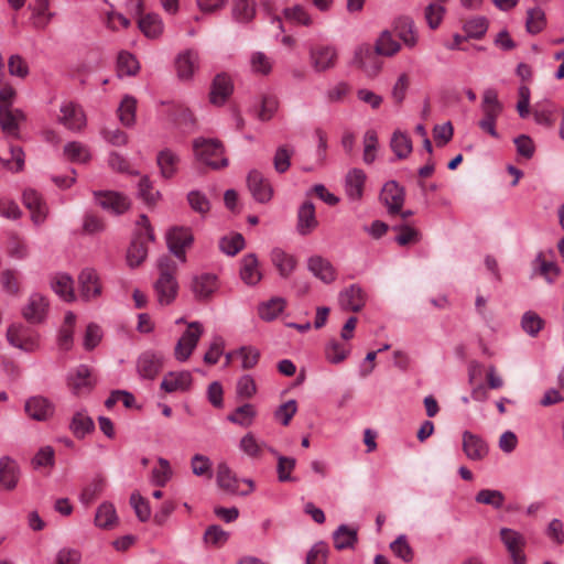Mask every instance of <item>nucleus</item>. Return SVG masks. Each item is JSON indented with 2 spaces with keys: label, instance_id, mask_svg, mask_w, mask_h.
<instances>
[{
  "label": "nucleus",
  "instance_id": "5fc2aeb1",
  "mask_svg": "<svg viewBox=\"0 0 564 564\" xmlns=\"http://www.w3.org/2000/svg\"><path fill=\"white\" fill-rule=\"evenodd\" d=\"M245 247V238L240 234L223 237L219 240L220 250L227 256H235Z\"/></svg>",
  "mask_w": 564,
  "mask_h": 564
},
{
  "label": "nucleus",
  "instance_id": "79ce46f5",
  "mask_svg": "<svg viewBox=\"0 0 564 564\" xmlns=\"http://www.w3.org/2000/svg\"><path fill=\"white\" fill-rule=\"evenodd\" d=\"M64 155L73 163H86L90 160L89 149L77 141H72L65 144Z\"/></svg>",
  "mask_w": 564,
  "mask_h": 564
},
{
  "label": "nucleus",
  "instance_id": "0eeeda50",
  "mask_svg": "<svg viewBox=\"0 0 564 564\" xmlns=\"http://www.w3.org/2000/svg\"><path fill=\"white\" fill-rule=\"evenodd\" d=\"M7 339L13 346L25 352L39 348V335L22 324H13L7 330Z\"/></svg>",
  "mask_w": 564,
  "mask_h": 564
},
{
  "label": "nucleus",
  "instance_id": "13d9d810",
  "mask_svg": "<svg viewBox=\"0 0 564 564\" xmlns=\"http://www.w3.org/2000/svg\"><path fill=\"white\" fill-rule=\"evenodd\" d=\"M475 500L478 503L489 505L495 509H500L503 506L505 496L499 490L482 489L477 492Z\"/></svg>",
  "mask_w": 564,
  "mask_h": 564
},
{
  "label": "nucleus",
  "instance_id": "6ab92c4d",
  "mask_svg": "<svg viewBox=\"0 0 564 564\" xmlns=\"http://www.w3.org/2000/svg\"><path fill=\"white\" fill-rule=\"evenodd\" d=\"M247 183L249 191L257 202L267 203L271 199L273 189L269 181L259 171H250Z\"/></svg>",
  "mask_w": 564,
  "mask_h": 564
},
{
  "label": "nucleus",
  "instance_id": "2eb2a0df",
  "mask_svg": "<svg viewBox=\"0 0 564 564\" xmlns=\"http://www.w3.org/2000/svg\"><path fill=\"white\" fill-rule=\"evenodd\" d=\"M21 469L15 459L10 456L0 457V488L12 491L18 487Z\"/></svg>",
  "mask_w": 564,
  "mask_h": 564
},
{
  "label": "nucleus",
  "instance_id": "473e14b6",
  "mask_svg": "<svg viewBox=\"0 0 564 564\" xmlns=\"http://www.w3.org/2000/svg\"><path fill=\"white\" fill-rule=\"evenodd\" d=\"M178 162V155L170 149H164L156 155V163L164 178H171L176 174Z\"/></svg>",
  "mask_w": 564,
  "mask_h": 564
},
{
  "label": "nucleus",
  "instance_id": "58836bf2",
  "mask_svg": "<svg viewBox=\"0 0 564 564\" xmlns=\"http://www.w3.org/2000/svg\"><path fill=\"white\" fill-rule=\"evenodd\" d=\"M217 484L229 494L238 491V479L226 463H220L217 467Z\"/></svg>",
  "mask_w": 564,
  "mask_h": 564
},
{
  "label": "nucleus",
  "instance_id": "c756f323",
  "mask_svg": "<svg viewBox=\"0 0 564 564\" xmlns=\"http://www.w3.org/2000/svg\"><path fill=\"white\" fill-rule=\"evenodd\" d=\"M193 377L189 371L169 372L161 382V389L167 393L187 391L192 386Z\"/></svg>",
  "mask_w": 564,
  "mask_h": 564
},
{
  "label": "nucleus",
  "instance_id": "4468645a",
  "mask_svg": "<svg viewBox=\"0 0 564 564\" xmlns=\"http://www.w3.org/2000/svg\"><path fill=\"white\" fill-rule=\"evenodd\" d=\"M500 538L510 553L513 563L525 564V555L523 554L525 541L523 535L512 529L502 528L500 530Z\"/></svg>",
  "mask_w": 564,
  "mask_h": 564
},
{
  "label": "nucleus",
  "instance_id": "6e6552de",
  "mask_svg": "<svg viewBox=\"0 0 564 564\" xmlns=\"http://www.w3.org/2000/svg\"><path fill=\"white\" fill-rule=\"evenodd\" d=\"M48 311V300L41 293H32L22 308V316L31 324H42Z\"/></svg>",
  "mask_w": 564,
  "mask_h": 564
},
{
  "label": "nucleus",
  "instance_id": "412c9836",
  "mask_svg": "<svg viewBox=\"0 0 564 564\" xmlns=\"http://www.w3.org/2000/svg\"><path fill=\"white\" fill-rule=\"evenodd\" d=\"M80 296L85 301H90L101 294V283L99 276L94 269H84L78 276Z\"/></svg>",
  "mask_w": 564,
  "mask_h": 564
},
{
  "label": "nucleus",
  "instance_id": "4be33fe9",
  "mask_svg": "<svg viewBox=\"0 0 564 564\" xmlns=\"http://www.w3.org/2000/svg\"><path fill=\"white\" fill-rule=\"evenodd\" d=\"M177 76L183 80H188L199 65V54L197 51L188 48L180 53L175 61Z\"/></svg>",
  "mask_w": 564,
  "mask_h": 564
},
{
  "label": "nucleus",
  "instance_id": "f8f14e48",
  "mask_svg": "<svg viewBox=\"0 0 564 564\" xmlns=\"http://www.w3.org/2000/svg\"><path fill=\"white\" fill-rule=\"evenodd\" d=\"M219 289L218 276L214 273L204 272L192 279L191 290L199 301L208 300Z\"/></svg>",
  "mask_w": 564,
  "mask_h": 564
},
{
  "label": "nucleus",
  "instance_id": "0e129e2a",
  "mask_svg": "<svg viewBox=\"0 0 564 564\" xmlns=\"http://www.w3.org/2000/svg\"><path fill=\"white\" fill-rule=\"evenodd\" d=\"M334 546L337 550H345L352 546V529L347 524H341L333 533Z\"/></svg>",
  "mask_w": 564,
  "mask_h": 564
},
{
  "label": "nucleus",
  "instance_id": "2f4dec72",
  "mask_svg": "<svg viewBox=\"0 0 564 564\" xmlns=\"http://www.w3.org/2000/svg\"><path fill=\"white\" fill-rule=\"evenodd\" d=\"M317 226L315 207L311 202L303 203L297 212V231L305 236Z\"/></svg>",
  "mask_w": 564,
  "mask_h": 564
},
{
  "label": "nucleus",
  "instance_id": "39448f33",
  "mask_svg": "<svg viewBox=\"0 0 564 564\" xmlns=\"http://www.w3.org/2000/svg\"><path fill=\"white\" fill-rule=\"evenodd\" d=\"M203 326L199 322H191L187 329L182 334L176 343L174 355L178 361H186L196 348L202 335Z\"/></svg>",
  "mask_w": 564,
  "mask_h": 564
},
{
  "label": "nucleus",
  "instance_id": "603ef678",
  "mask_svg": "<svg viewBox=\"0 0 564 564\" xmlns=\"http://www.w3.org/2000/svg\"><path fill=\"white\" fill-rule=\"evenodd\" d=\"M148 256V248L145 243L140 239H135L131 242L128 253L127 261L131 268L138 267Z\"/></svg>",
  "mask_w": 564,
  "mask_h": 564
},
{
  "label": "nucleus",
  "instance_id": "7c9ffc66",
  "mask_svg": "<svg viewBox=\"0 0 564 564\" xmlns=\"http://www.w3.org/2000/svg\"><path fill=\"white\" fill-rule=\"evenodd\" d=\"M69 430L76 438H84L95 430V423L86 410H79L73 414Z\"/></svg>",
  "mask_w": 564,
  "mask_h": 564
},
{
  "label": "nucleus",
  "instance_id": "aec40b11",
  "mask_svg": "<svg viewBox=\"0 0 564 564\" xmlns=\"http://www.w3.org/2000/svg\"><path fill=\"white\" fill-rule=\"evenodd\" d=\"M463 452L470 460H482L488 455V445L481 436L465 431L463 433Z\"/></svg>",
  "mask_w": 564,
  "mask_h": 564
},
{
  "label": "nucleus",
  "instance_id": "393cba45",
  "mask_svg": "<svg viewBox=\"0 0 564 564\" xmlns=\"http://www.w3.org/2000/svg\"><path fill=\"white\" fill-rule=\"evenodd\" d=\"M24 120L20 109H12L9 105H0V128L7 135L18 137L19 123Z\"/></svg>",
  "mask_w": 564,
  "mask_h": 564
},
{
  "label": "nucleus",
  "instance_id": "c03bdc74",
  "mask_svg": "<svg viewBox=\"0 0 564 564\" xmlns=\"http://www.w3.org/2000/svg\"><path fill=\"white\" fill-rule=\"evenodd\" d=\"M256 414L257 412L254 406L250 403H246L238 406L231 414H229L228 420L240 426L248 427L252 424Z\"/></svg>",
  "mask_w": 564,
  "mask_h": 564
},
{
  "label": "nucleus",
  "instance_id": "6e6d98bb",
  "mask_svg": "<svg viewBox=\"0 0 564 564\" xmlns=\"http://www.w3.org/2000/svg\"><path fill=\"white\" fill-rule=\"evenodd\" d=\"M263 446L252 433H247L239 442L240 451L251 458L260 457Z\"/></svg>",
  "mask_w": 564,
  "mask_h": 564
},
{
  "label": "nucleus",
  "instance_id": "dca6fc26",
  "mask_svg": "<svg viewBox=\"0 0 564 564\" xmlns=\"http://www.w3.org/2000/svg\"><path fill=\"white\" fill-rule=\"evenodd\" d=\"M24 206L31 212V219L35 226L42 225L47 216V207L41 195L32 188H26L22 194Z\"/></svg>",
  "mask_w": 564,
  "mask_h": 564
},
{
  "label": "nucleus",
  "instance_id": "f704fd0d",
  "mask_svg": "<svg viewBox=\"0 0 564 564\" xmlns=\"http://www.w3.org/2000/svg\"><path fill=\"white\" fill-rule=\"evenodd\" d=\"M284 19L295 25L310 28L314 24L311 13L301 4L286 7L282 11Z\"/></svg>",
  "mask_w": 564,
  "mask_h": 564
},
{
  "label": "nucleus",
  "instance_id": "de8ad7c7",
  "mask_svg": "<svg viewBox=\"0 0 564 564\" xmlns=\"http://www.w3.org/2000/svg\"><path fill=\"white\" fill-rule=\"evenodd\" d=\"M544 324V319L533 311L525 312L521 317V328L531 337H536Z\"/></svg>",
  "mask_w": 564,
  "mask_h": 564
},
{
  "label": "nucleus",
  "instance_id": "ddd939ff",
  "mask_svg": "<svg viewBox=\"0 0 564 564\" xmlns=\"http://www.w3.org/2000/svg\"><path fill=\"white\" fill-rule=\"evenodd\" d=\"M58 121L72 131H80L86 126V116L80 106L65 101L61 105Z\"/></svg>",
  "mask_w": 564,
  "mask_h": 564
},
{
  "label": "nucleus",
  "instance_id": "c85d7f7f",
  "mask_svg": "<svg viewBox=\"0 0 564 564\" xmlns=\"http://www.w3.org/2000/svg\"><path fill=\"white\" fill-rule=\"evenodd\" d=\"M240 279L247 285H257L262 279V273L259 269V261L254 253H248L242 257L240 263Z\"/></svg>",
  "mask_w": 564,
  "mask_h": 564
},
{
  "label": "nucleus",
  "instance_id": "e2e57ef3",
  "mask_svg": "<svg viewBox=\"0 0 564 564\" xmlns=\"http://www.w3.org/2000/svg\"><path fill=\"white\" fill-rule=\"evenodd\" d=\"M212 460L202 454H195L191 459L192 473L195 476H207L208 478H212Z\"/></svg>",
  "mask_w": 564,
  "mask_h": 564
},
{
  "label": "nucleus",
  "instance_id": "a211bd4d",
  "mask_svg": "<svg viewBox=\"0 0 564 564\" xmlns=\"http://www.w3.org/2000/svg\"><path fill=\"white\" fill-rule=\"evenodd\" d=\"M94 195L97 203L105 210H109L116 215L124 213L130 206L128 197L118 192H95Z\"/></svg>",
  "mask_w": 564,
  "mask_h": 564
},
{
  "label": "nucleus",
  "instance_id": "cd10ccee",
  "mask_svg": "<svg viewBox=\"0 0 564 564\" xmlns=\"http://www.w3.org/2000/svg\"><path fill=\"white\" fill-rule=\"evenodd\" d=\"M393 32L408 47H414L417 43V34L414 21L410 17L401 15L392 23Z\"/></svg>",
  "mask_w": 564,
  "mask_h": 564
},
{
  "label": "nucleus",
  "instance_id": "a19ab883",
  "mask_svg": "<svg viewBox=\"0 0 564 564\" xmlns=\"http://www.w3.org/2000/svg\"><path fill=\"white\" fill-rule=\"evenodd\" d=\"M106 487L105 478L97 476L95 477L82 491L79 496L80 502L88 507L90 506L98 496L101 495Z\"/></svg>",
  "mask_w": 564,
  "mask_h": 564
},
{
  "label": "nucleus",
  "instance_id": "9b49d317",
  "mask_svg": "<svg viewBox=\"0 0 564 564\" xmlns=\"http://www.w3.org/2000/svg\"><path fill=\"white\" fill-rule=\"evenodd\" d=\"M380 199L387 207L389 215H397L403 207L405 189L398 182L389 181L382 187Z\"/></svg>",
  "mask_w": 564,
  "mask_h": 564
},
{
  "label": "nucleus",
  "instance_id": "864d4df0",
  "mask_svg": "<svg viewBox=\"0 0 564 564\" xmlns=\"http://www.w3.org/2000/svg\"><path fill=\"white\" fill-rule=\"evenodd\" d=\"M545 26V14L540 8L529 9L527 12L525 29L530 34L540 33Z\"/></svg>",
  "mask_w": 564,
  "mask_h": 564
},
{
  "label": "nucleus",
  "instance_id": "20e7f679",
  "mask_svg": "<svg viewBox=\"0 0 564 564\" xmlns=\"http://www.w3.org/2000/svg\"><path fill=\"white\" fill-rule=\"evenodd\" d=\"M352 337V316H349L344 324L341 339H330L324 349L325 358L329 364L338 365L350 354V346L345 340Z\"/></svg>",
  "mask_w": 564,
  "mask_h": 564
},
{
  "label": "nucleus",
  "instance_id": "1a4fd4ad",
  "mask_svg": "<svg viewBox=\"0 0 564 564\" xmlns=\"http://www.w3.org/2000/svg\"><path fill=\"white\" fill-rule=\"evenodd\" d=\"M193 240L192 231L186 227H174L166 234L170 251L182 262L186 261L185 249L192 245Z\"/></svg>",
  "mask_w": 564,
  "mask_h": 564
},
{
  "label": "nucleus",
  "instance_id": "f3484780",
  "mask_svg": "<svg viewBox=\"0 0 564 564\" xmlns=\"http://www.w3.org/2000/svg\"><path fill=\"white\" fill-rule=\"evenodd\" d=\"M163 367V356L148 350L141 354L137 361L138 373L144 379H154Z\"/></svg>",
  "mask_w": 564,
  "mask_h": 564
},
{
  "label": "nucleus",
  "instance_id": "b1692460",
  "mask_svg": "<svg viewBox=\"0 0 564 564\" xmlns=\"http://www.w3.org/2000/svg\"><path fill=\"white\" fill-rule=\"evenodd\" d=\"M307 270L326 284L332 283L336 279V271L333 264L318 254H314L307 259Z\"/></svg>",
  "mask_w": 564,
  "mask_h": 564
},
{
  "label": "nucleus",
  "instance_id": "774afa93",
  "mask_svg": "<svg viewBox=\"0 0 564 564\" xmlns=\"http://www.w3.org/2000/svg\"><path fill=\"white\" fill-rule=\"evenodd\" d=\"M130 503L141 522H145L151 517L149 502L139 494L133 492L130 497Z\"/></svg>",
  "mask_w": 564,
  "mask_h": 564
},
{
  "label": "nucleus",
  "instance_id": "3c124183",
  "mask_svg": "<svg viewBox=\"0 0 564 564\" xmlns=\"http://www.w3.org/2000/svg\"><path fill=\"white\" fill-rule=\"evenodd\" d=\"M390 550L397 557L401 558L405 563H410L414 557L413 549L409 544L404 534L399 535L390 543Z\"/></svg>",
  "mask_w": 564,
  "mask_h": 564
},
{
  "label": "nucleus",
  "instance_id": "423d86ee",
  "mask_svg": "<svg viewBox=\"0 0 564 564\" xmlns=\"http://www.w3.org/2000/svg\"><path fill=\"white\" fill-rule=\"evenodd\" d=\"M308 56L312 68L317 73H322L335 67L338 52L334 45L316 44L310 47Z\"/></svg>",
  "mask_w": 564,
  "mask_h": 564
},
{
  "label": "nucleus",
  "instance_id": "49530a36",
  "mask_svg": "<svg viewBox=\"0 0 564 564\" xmlns=\"http://www.w3.org/2000/svg\"><path fill=\"white\" fill-rule=\"evenodd\" d=\"M285 300L282 297H273L268 302L259 305V316L264 321H272L279 316L284 310Z\"/></svg>",
  "mask_w": 564,
  "mask_h": 564
},
{
  "label": "nucleus",
  "instance_id": "680f3d73",
  "mask_svg": "<svg viewBox=\"0 0 564 564\" xmlns=\"http://www.w3.org/2000/svg\"><path fill=\"white\" fill-rule=\"evenodd\" d=\"M328 552H329L328 545L323 541H318L307 552L305 563L306 564H327Z\"/></svg>",
  "mask_w": 564,
  "mask_h": 564
},
{
  "label": "nucleus",
  "instance_id": "c9c22d12",
  "mask_svg": "<svg viewBox=\"0 0 564 564\" xmlns=\"http://www.w3.org/2000/svg\"><path fill=\"white\" fill-rule=\"evenodd\" d=\"M379 56V54H376V51L372 52L369 47L365 52L361 48L358 53L359 67L365 70L367 76L373 77L380 72L382 62Z\"/></svg>",
  "mask_w": 564,
  "mask_h": 564
},
{
  "label": "nucleus",
  "instance_id": "69168bd1",
  "mask_svg": "<svg viewBox=\"0 0 564 564\" xmlns=\"http://www.w3.org/2000/svg\"><path fill=\"white\" fill-rule=\"evenodd\" d=\"M293 150L286 145H281L276 149L273 165L278 173H284L289 170Z\"/></svg>",
  "mask_w": 564,
  "mask_h": 564
},
{
  "label": "nucleus",
  "instance_id": "a878e982",
  "mask_svg": "<svg viewBox=\"0 0 564 564\" xmlns=\"http://www.w3.org/2000/svg\"><path fill=\"white\" fill-rule=\"evenodd\" d=\"M26 414L36 421H45L54 413V404L44 397H32L24 405Z\"/></svg>",
  "mask_w": 564,
  "mask_h": 564
},
{
  "label": "nucleus",
  "instance_id": "4c0bfd02",
  "mask_svg": "<svg viewBox=\"0 0 564 564\" xmlns=\"http://www.w3.org/2000/svg\"><path fill=\"white\" fill-rule=\"evenodd\" d=\"M118 521L116 509L110 502H102L96 511L95 524L100 529H111Z\"/></svg>",
  "mask_w": 564,
  "mask_h": 564
},
{
  "label": "nucleus",
  "instance_id": "338daca9",
  "mask_svg": "<svg viewBox=\"0 0 564 564\" xmlns=\"http://www.w3.org/2000/svg\"><path fill=\"white\" fill-rule=\"evenodd\" d=\"M228 539L229 533L216 524L208 527L204 533V541L213 546H221Z\"/></svg>",
  "mask_w": 564,
  "mask_h": 564
},
{
  "label": "nucleus",
  "instance_id": "bb28decb",
  "mask_svg": "<svg viewBox=\"0 0 564 564\" xmlns=\"http://www.w3.org/2000/svg\"><path fill=\"white\" fill-rule=\"evenodd\" d=\"M232 90L234 84L231 78L227 74H218L213 80L209 94L210 102L216 106L224 105L232 94Z\"/></svg>",
  "mask_w": 564,
  "mask_h": 564
},
{
  "label": "nucleus",
  "instance_id": "a18cd8bd",
  "mask_svg": "<svg viewBox=\"0 0 564 564\" xmlns=\"http://www.w3.org/2000/svg\"><path fill=\"white\" fill-rule=\"evenodd\" d=\"M140 68L137 58L129 52H120L117 59V72L120 77L133 76Z\"/></svg>",
  "mask_w": 564,
  "mask_h": 564
},
{
  "label": "nucleus",
  "instance_id": "9d476101",
  "mask_svg": "<svg viewBox=\"0 0 564 564\" xmlns=\"http://www.w3.org/2000/svg\"><path fill=\"white\" fill-rule=\"evenodd\" d=\"M66 383L77 397L89 393L94 388L90 369L86 365H79L68 372Z\"/></svg>",
  "mask_w": 564,
  "mask_h": 564
},
{
  "label": "nucleus",
  "instance_id": "ea45409f",
  "mask_svg": "<svg viewBox=\"0 0 564 564\" xmlns=\"http://www.w3.org/2000/svg\"><path fill=\"white\" fill-rule=\"evenodd\" d=\"M139 28L147 37L156 39L163 32V22L158 14L149 13L139 20Z\"/></svg>",
  "mask_w": 564,
  "mask_h": 564
},
{
  "label": "nucleus",
  "instance_id": "72a5a7b5",
  "mask_svg": "<svg viewBox=\"0 0 564 564\" xmlns=\"http://www.w3.org/2000/svg\"><path fill=\"white\" fill-rule=\"evenodd\" d=\"M53 291L64 301L72 302L75 300L74 281L65 273H57L51 280Z\"/></svg>",
  "mask_w": 564,
  "mask_h": 564
},
{
  "label": "nucleus",
  "instance_id": "09e8293b",
  "mask_svg": "<svg viewBox=\"0 0 564 564\" xmlns=\"http://www.w3.org/2000/svg\"><path fill=\"white\" fill-rule=\"evenodd\" d=\"M135 107H137V100L131 97V96H126L119 108H118V113H119V119L121 121L122 124H124L126 127H131L133 126L134 121H135Z\"/></svg>",
  "mask_w": 564,
  "mask_h": 564
},
{
  "label": "nucleus",
  "instance_id": "8fccbe9b",
  "mask_svg": "<svg viewBox=\"0 0 564 564\" xmlns=\"http://www.w3.org/2000/svg\"><path fill=\"white\" fill-rule=\"evenodd\" d=\"M390 145L398 159L408 158L412 151V142L410 138L402 132L393 133Z\"/></svg>",
  "mask_w": 564,
  "mask_h": 564
},
{
  "label": "nucleus",
  "instance_id": "f03ea898",
  "mask_svg": "<svg viewBox=\"0 0 564 564\" xmlns=\"http://www.w3.org/2000/svg\"><path fill=\"white\" fill-rule=\"evenodd\" d=\"M480 110L482 118L479 120L478 127L492 138L499 139L500 135L496 130V122L503 111V105L494 88H488L484 91Z\"/></svg>",
  "mask_w": 564,
  "mask_h": 564
},
{
  "label": "nucleus",
  "instance_id": "5701e85b",
  "mask_svg": "<svg viewBox=\"0 0 564 564\" xmlns=\"http://www.w3.org/2000/svg\"><path fill=\"white\" fill-rule=\"evenodd\" d=\"M270 260L283 279L290 278L297 267V259L279 247L271 250Z\"/></svg>",
  "mask_w": 564,
  "mask_h": 564
},
{
  "label": "nucleus",
  "instance_id": "f257e3e1",
  "mask_svg": "<svg viewBox=\"0 0 564 564\" xmlns=\"http://www.w3.org/2000/svg\"><path fill=\"white\" fill-rule=\"evenodd\" d=\"M158 268L160 275L154 284L158 302L161 305H169L175 300L178 291L175 279L177 265L170 257L163 256L158 261Z\"/></svg>",
  "mask_w": 564,
  "mask_h": 564
},
{
  "label": "nucleus",
  "instance_id": "37998d69",
  "mask_svg": "<svg viewBox=\"0 0 564 564\" xmlns=\"http://www.w3.org/2000/svg\"><path fill=\"white\" fill-rule=\"evenodd\" d=\"M446 13L445 3L429 2L424 8V19L431 30H436Z\"/></svg>",
  "mask_w": 564,
  "mask_h": 564
},
{
  "label": "nucleus",
  "instance_id": "4d7b16f0",
  "mask_svg": "<svg viewBox=\"0 0 564 564\" xmlns=\"http://www.w3.org/2000/svg\"><path fill=\"white\" fill-rule=\"evenodd\" d=\"M488 29V22L484 17H477L468 20L464 24V32L466 33V37L470 39H481Z\"/></svg>",
  "mask_w": 564,
  "mask_h": 564
},
{
  "label": "nucleus",
  "instance_id": "052dcab7",
  "mask_svg": "<svg viewBox=\"0 0 564 564\" xmlns=\"http://www.w3.org/2000/svg\"><path fill=\"white\" fill-rule=\"evenodd\" d=\"M296 466V459L289 456H278L276 474L278 479L281 482L294 481L291 473Z\"/></svg>",
  "mask_w": 564,
  "mask_h": 564
},
{
  "label": "nucleus",
  "instance_id": "e433bc0d",
  "mask_svg": "<svg viewBox=\"0 0 564 564\" xmlns=\"http://www.w3.org/2000/svg\"><path fill=\"white\" fill-rule=\"evenodd\" d=\"M400 50L401 44L393 39L392 32L389 30H383L375 44L376 54L386 57L395 55Z\"/></svg>",
  "mask_w": 564,
  "mask_h": 564
},
{
  "label": "nucleus",
  "instance_id": "7ed1b4c3",
  "mask_svg": "<svg viewBox=\"0 0 564 564\" xmlns=\"http://www.w3.org/2000/svg\"><path fill=\"white\" fill-rule=\"evenodd\" d=\"M196 159L212 169L227 166L228 160L224 158V148L216 139L197 138L193 142Z\"/></svg>",
  "mask_w": 564,
  "mask_h": 564
},
{
  "label": "nucleus",
  "instance_id": "bf43d9fd",
  "mask_svg": "<svg viewBox=\"0 0 564 564\" xmlns=\"http://www.w3.org/2000/svg\"><path fill=\"white\" fill-rule=\"evenodd\" d=\"M256 13L254 3L249 0H235L232 15L239 22H248Z\"/></svg>",
  "mask_w": 564,
  "mask_h": 564
}]
</instances>
